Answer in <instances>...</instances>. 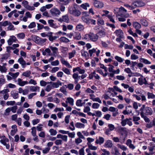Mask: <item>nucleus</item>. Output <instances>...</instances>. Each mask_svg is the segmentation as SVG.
Segmentation results:
<instances>
[{"mask_svg": "<svg viewBox=\"0 0 155 155\" xmlns=\"http://www.w3.org/2000/svg\"><path fill=\"white\" fill-rule=\"evenodd\" d=\"M52 86L51 84L48 85L46 86L45 89V91L48 92H49L51 90L52 88Z\"/></svg>", "mask_w": 155, "mask_h": 155, "instance_id": "obj_44", "label": "nucleus"}, {"mask_svg": "<svg viewBox=\"0 0 155 155\" xmlns=\"http://www.w3.org/2000/svg\"><path fill=\"white\" fill-rule=\"evenodd\" d=\"M8 25H9L8 27V30H14V25L12 24V23L11 22H9Z\"/></svg>", "mask_w": 155, "mask_h": 155, "instance_id": "obj_63", "label": "nucleus"}, {"mask_svg": "<svg viewBox=\"0 0 155 155\" xmlns=\"http://www.w3.org/2000/svg\"><path fill=\"white\" fill-rule=\"evenodd\" d=\"M10 108L11 111L13 113H15L16 112V110L17 109L18 107L17 106H15L10 107Z\"/></svg>", "mask_w": 155, "mask_h": 155, "instance_id": "obj_57", "label": "nucleus"}, {"mask_svg": "<svg viewBox=\"0 0 155 155\" xmlns=\"http://www.w3.org/2000/svg\"><path fill=\"white\" fill-rule=\"evenodd\" d=\"M54 20L52 19L48 20V23L50 26L51 27L54 28L55 25L53 23Z\"/></svg>", "mask_w": 155, "mask_h": 155, "instance_id": "obj_40", "label": "nucleus"}, {"mask_svg": "<svg viewBox=\"0 0 155 155\" xmlns=\"http://www.w3.org/2000/svg\"><path fill=\"white\" fill-rule=\"evenodd\" d=\"M81 55L84 57L85 58H87L89 57L88 53L85 51H83V52L81 53Z\"/></svg>", "mask_w": 155, "mask_h": 155, "instance_id": "obj_54", "label": "nucleus"}, {"mask_svg": "<svg viewBox=\"0 0 155 155\" xmlns=\"http://www.w3.org/2000/svg\"><path fill=\"white\" fill-rule=\"evenodd\" d=\"M51 64L52 66H56L59 64V62L58 60H56L55 61L51 62Z\"/></svg>", "mask_w": 155, "mask_h": 155, "instance_id": "obj_48", "label": "nucleus"}, {"mask_svg": "<svg viewBox=\"0 0 155 155\" xmlns=\"http://www.w3.org/2000/svg\"><path fill=\"white\" fill-rule=\"evenodd\" d=\"M18 83V84L21 86H23L25 84H28V82L26 81H22V79L20 78H18L17 80Z\"/></svg>", "mask_w": 155, "mask_h": 155, "instance_id": "obj_14", "label": "nucleus"}, {"mask_svg": "<svg viewBox=\"0 0 155 155\" xmlns=\"http://www.w3.org/2000/svg\"><path fill=\"white\" fill-rule=\"evenodd\" d=\"M31 74V72L30 71H26L23 72L22 75L26 77H28L30 76Z\"/></svg>", "mask_w": 155, "mask_h": 155, "instance_id": "obj_27", "label": "nucleus"}, {"mask_svg": "<svg viewBox=\"0 0 155 155\" xmlns=\"http://www.w3.org/2000/svg\"><path fill=\"white\" fill-rule=\"evenodd\" d=\"M89 149L93 150H95L97 149L96 147L93 146L91 143H87Z\"/></svg>", "mask_w": 155, "mask_h": 155, "instance_id": "obj_29", "label": "nucleus"}, {"mask_svg": "<svg viewBox=\"0 0 155 155\" xmlns=\"http://www.w3.org/2000/svg\"><path fill=\"white\" fill-rule=\"evenodd\" d=\"M129 120L127 118L124 120H122V121L121 122V124L122 126H125L127 124V120Z\"/></svg>", "mask_w": 155, "mask_h": 155, "instance_id": "obj_49", "label": "nucleus"}, {"mask_svg": "<svg viewBox=\"0 0 155 155\" xmlns=\"http://www.w3.org/2000/svg\"><path fill=\"white\" fill-rule=\"evenodd\" d=\"M22 119L21 118H18L15 121L18 124L19 126H21V124Z\"/></svg>", "mask_w": 155, "mask_h": 155, "instance_id": "obj_60", "label": "nucleus"}, {"mask_svg": "<svg viewBox=\"0 0 155 155\" xmlns=\"http://www.w3.org/2000/svg\"><path fill=\"white\" fill-rule=\"evenodd\" d=\"M133 5L135 6V8L137 7H141L145 5V2L142 1H134L133 3Z\"/></svg>", "mask_w": 155, "mask_h": 155, "instance_id": "obj_7", "label": "nucleus"}, {"mask_svg": "<svg viewBox=\"0 0 155 155\" xmlns=\"http://www.w3.org/2000/svg\"><path fill=\"white\" fill-rule=\"evenodd\" d=\"M5 83V79L2 75V78H0V88Z\"/></svg>", "mask_w": 155, "mask_h": 155, "instance_id": "obj_25", "label": "nucleus"}, {"mask_svg": "<svg viewBox=\"0 0 155 155\" xmlns=\"http://www.w3.org/2000/svg\"><path fill=\"white\" fill-rule=\"evenodd\" d=\"M131 113V110H127V107H126V110H124L123 112V113L124 115L128 114Z\"/></svg>", "mask_w": 155, "mask_h": 155, "instance_id": "obj_35", "label": "nucleus"}, {"mask_svg": "<svg viewBox=\"0 0 155 155\" xmlns=\"http://www.w3.org/2000/svg\"><path fill=\"white\" fill-rule=\"evenodd\" d=\"M36 26V24L35 22H32L30 23L28 26V27L29 28H32L35 27Z\"/></svg>", "mask_w": 155, "mask_h": 155, "instance_id": "obj_45", "label": "nucleus"}, {"mask_svg": "<svg viewBox=\"0 0 155 155\" xmlns=\"http://www.w3.org/2000/svg\"><path fill=\"white\" fill-rule=\"evenodd\" d=\"M140 115L142 118H143L145 122L149 123L150 121L149 119L145 115L143 114V112H140Z\"/></svg>", "mask_w": 155, "mask_h": 155, "instance_id": "obj_20", "label": "nucleus"}, {"mask_svg": "<svg viewBox=\"0 0 155 155\" xmlns=\"http://www.w3.org/2000/svg\"><path fill=\"white\" fill-rule=\"evenodd\" d=\"M50 147H46L42 150V152L44 153H47L49 152V151L50 150Z\"/></svg>", "mask_w": 155, "mask_h": 155, "instance_id": "obj_64", "label": "nucleus"}, {"mask_svg": "<svg viewBox=\"0 0 155 155\" xmlns=\"http://www.w3.org/2000/svg\"><path fill=\"white\" fill-rule=\"evenodd\" d=\"M28 84H32L35 85L37 84L36 81L33 79H31L28 82Z\"/></svg>", "mask_w": 155, "mask_h": 155, "instance_id": "obj_50", "label": "nucleus"}, {"mask_svg": "<svg viewBox=\"0 0 155 155\" xmlns=\"http://www.w3.org/2000/svg\"><path fill=\"white\" fill-rule=\"evenodd\" d=\"M15 103V101H8L6 102V104L8 106L13 105Z\"/></svg>", "mask_w": 155, "mask_h": 155, "instance_id": "obj_62", "label": "nucleus"}, {"mask_svg": "<svg viewBox=\"0 0 155 155\" xmlns=\"http://www.w3.org/2000/svg\"><path fill=\"white\" fill-rule=\"evenodd\" d=\"M115 58L118 62L120 63L122 62L124 60L123 59L117 56L115 57Z\"/></svg>", "mask_w": 155, "mask_h": 155, "instance_id": "obj_56", "label": "nucleus"}, {"mask_svg": "<svg viewBox=\"0 0 155 155\" xmlns=\"http://www.w3.org/2000/svg\"><path fill=\"white\" fill-rule=\"evenodd\" d=\"M104 139L103 137H99L98 139L96 138L95 143L97 144H99L100 145L103 143L104 141Z\"/></svg>", "mask_w": 155, "mask_h": 155, "instance_id": "obj_17", "label": "nucleus"}, {"mask_svg": "<svg viewBox=\"0 0 155 155\" xmlns=\"http://www.w3.org/2000/svg\"><path fill=\"white\" fill-rule=\"evenodd\" d=\"M116 35L120 38H123V33L122 30L120 29L117 30L114 32Z\"/></svg>", "mask_w": 155, "mask_h": 155, "instance_id": "obj_11", "label": "nucleus"}, {"mask_svg": "<svg viewBox=\"0 0 155 155\" xmlns=\"http://www.w3.org/2000/svg\"><path fill=\"white\" fill-rule=\"evenodd\" d=\"M82 19L83 21L87 24L89 25L90 24H95V21L91 19L89 16H83Z\"/></svg>", "mask_w": 155, "mask_h": 155, "instance_id": "obj_3", "label": "nucleus"}, {"mask_svg": "<svg viewBox=\"0 0 155 155\" xmlns=\"http://www.w3.org/2000/svg\"><path fill=\"white\" fill-rule=\"evenodd\" d=\"M102 151L103 152V153H102L101 155H106L107 154V155H110V152L109 151H107L106 150L103 149H101Z\"/></svg>", "mask_w": 155, "mask_h": 155, "instance_id": "obj_55", "label": "nucleus"}, {"mask_svg": "<svg viewBox=\"0 0 155 155\" xmlns=\"http://www.w3.org/2000/svg\"><path fill=\"white\" fill-rule=\"evenodd\" d=\"M134 27L137 29H139L141 28V25L137 22H134L133 23Z\"/></svg>", "mask_w": 155, "mask_h": 155, "instance_id": "obj_22", "label": "nucleus"}, {"mask_svg": "<svg viewBox=\"0 0 155 155\" xmlns=\"http://www.w3.org/2000/svg\"><path fill=\"white\" fill-rule=\"evenodd\" d=\"M141 112H143L144 115H151L153 114L151 108L148 107H145V105H143L140 109Z\"/></svg>", "mask_w": 155, "mask_h": 155, "instance_id": "obj_1", "label": "nucleus"}, {"mask_svg": "<svg viewBox=\"0 0 155 155\" xmlns=\"http://www.w3.org/2000/svg\"><path fill=\"white\" fill-rule=\"evenodd\" d=\"M104 146L105 147H111L113 146V144L111 141L110 140H108L106 141L104 145Z\"/></svg>", "mask_w": 155, "mask_h": 155, "instance_id": "obj_13", "label": "nucleus"}, {"mask_svg": "<svg viewBox=\"0 0 155 155\" xmlns=\"http://www.w3.org/2000/svg\"><path fill=\"white\" fill-rule=\"evenodd\" d=\"M94 5L95 7L97 8H101L104 5L102 2L98 0L94 2Z\"/></svg>", "mask_w": 155, "mask_h": 155, "instance_id": "obj_9", "label": "nucleus"}, {"mask_svg": "<svg viewBox=\"0 0 155 155\" xmlns=\"http://www.w3.org/2000/svg\"><path fill=\"white\" fill-rule=\"evenodd\" d=\"M9 91V90L7 89H4L2 91H0V97L2 96V94H4V93H8Z\"/></svg>", "mask_w": 155, "mask_h": 155, "instance_id": "obj_41", "label": "nucleus"}, {"mask_svg": "<svg viewBox=\"0 0 155 155\" xmlns=\"http://www.w3.org/2000/svg\"><path fill=\"white\" fill-rule=\"evenodd\" d=\"M40 85L42 86H45L47 84H49L50 83H51V82H45V81L43 80H41L40 81Z\"/></svg>", "mask_w": 155, "mask_h": 155, "instance_id": "obj_31", "label": "nucleus"}, {"mask_svg": "<svg viewBox=\"0 0 155 155\" xmlns=\"http://www.w3.org/2000/svg\"><path fill=\"white\" fill-rule=\"evenodd\" d=\"M32 38L33 41L36 43L40 45H43L44 43L47 41V39L46 38H42L36 35L32 37Z\"/></svg>", "mask_w": 155, "mask_h": 155, "instance_id": "obj_2", "label": "nucleus"}, {"mask_svg": "<svg viewBox=\"0 0 155 155\" xmlns=\"http://www.w3.org/2000/svg\"><path fill=\"white\" fill-rule=\"evenodd\" d=\"M31 130V134L33 137H35L36 135V128L35 127H32Z\"/></svg>", "mask_w": 155, "mask_h": 155, "instance_id": "obj_33", "label": "nucleus"}, {"mask_svg": "<svg viewBox=\"0 0 155 155\" xmlns=\"http://www.w3.org/2000/svg\"><path fill=\"white\" fill-rule=\"evenodd\" d=\"M90 99H92L94 101L98 102L100 103H102L101 100L98 97H97L96 98L91 97Z\"/></svg>", "mask_w": 155, "mask_h": 155, "instance_id": "obj_39", "label": "nucleus"}, {"mask_svg": "<svg viewBox=\"0 0 155 155\" xmlns=\"http://www.w3.org/2000/svg\"><path fill=\"white\" fill-rule=\"evenodd\" d=\"M11 96L14 99H18L19 97V94L18 92L15 91H11Z\"/></svg>", "mask_w": 155, "mask_h": 155, "instance_id": "obj_15", "label": "nucleus"}, {"mask_svg": "<svg viewBox=\"0 0 155 155\" xmlns=\"http://www.w3.org/2000/svg\"><path fill=\"white\" fill-rule=\"evenodd\" d=\"M60 68L58 67H55L53 68L51 71V72L52 73H54L58 71L59 70Z\"/></svg>", "mask_w": 155, "mask_h": 155, "instance_id": "obj_43", "label": "nucleus"}, {"mask_svg": "<svg viewBox=\"0 0 155 155\" xmlns=\"http://www.w3.org/2000/svg\"><path fill=\"white\" fill-rule=\"evenodd\" d=\"M148 98H155V95L152 93L148 92L147 93Z\"/></svg>", "mask_w": 155, "mask_h": 155, "instance_id": "obj_52", "label": "nucleus"}, {"mask_svg": "<svg viewBox=\"0 0 155 155\" xmlns=\"http://www.w3.org/2000/svg\"><path fill=\"white\" fill-rule=\"evenodd\" d=\"M8 74L12 77V78L13 79H15L18 76L19 74V72H17L15 73H13L11 72H9Z\"/></svg>", "mask_w": 155, "mask_h": 155, "instance_id": "obj_18", "label": "nucleus"}, {"mask_svg": "<svg viewBox=\"0 0 155 155\" xmlns=\"http://www.w3.org/2000/svg\"><path fill=\"white\" fill-rule=\"evenodd\" d=\"M140 21L141 23L143 25L145 26H147L148 25V22L146 20L143 19H141Z\"/></svg>", "mask_w": 155, "mask_h": 155, "instance_id": "obj_38", "label": "nucleus"}, {"mask_svg": "<svg viewBox=\"0 0 155 155\" xmlns=\"http://www.w3.org/2000/svg\"><path fill=\"white\" fill-rule=\"evenodd\" d=\"M90 39L93 41H97L98 38V36L97 34H95L93 33H90Z\"/></svg>", "mask_w": 155, "mask_h": 155, "instance_id": "obj_10", "label": "nucleus"}, {"mask_svg": "<svg viewBox=\"0 0 155 155\" xmlns=\"http://www.w3.org/2000/svg\"><path fill=\"white\" fill-rule=\"evenodd\" d=\"M76 53V51L75 50H73L72 52L68 53L69 58L70 59L72 58L73 57Z\"/></svg>", "mask_w": 155, "mask_h": 155, "instance_id": "obj_37", "label": "nucleus"}, {"mask_svg": "<svg viewBox=\"0 0 155 155\" xmlns=\"http://www.w3.org/2000/svg\"><path fill=\"white\" fill-rule=\"evenodd\" d=\"M18 62L21 65L22 68H25V67L26 63L23 58L21 57L19 58L18 60Z\"/></svg>", "mask_w": 155, "mask_h": 155, "instance_id": "obj_8", "label": "nucleus"}, {"mask_svg": "<svg viewBox=\"0 0 155 155\" xmlns=\"http://www.w3.org/2000/svg\"><path fill=\"white\" fill-rule=\"evenodd\" d=\"M49 48L51 49L52 51L53 54L55 55L57 53L58 51V48L56 47H53L52 46H50L49 47Z\"/></svg>", "mask_w": 155, "mask_h": 155, "instance_id": "obj_21", "label": "nucleus"}, {"mask_svg": "<svg viewBox=\"0 0 155 155\" xmlns=\"http://www.w3.org/2000/svg\"><path fill=\"white\" fill-rule=\"evenodd\" d=\"M89 5L88 3H85L81 5V7L85 9H87V7H89Z\"/></svg>", "mask_w": 155, "mask_h": 155, "instance_id": "obj_58", "label": "nucleus"}, {"mask_svg": "<svg viewBox=\"0 0 155 155\" xmlns=\"http://www.w3.org/2000/svg\"><path fill=\"white\" fill-rule=\"evenodd\" d=\"M2 139L0 140V142L3 144H5V143L9 141V139L5 137V136H2L1 137Z\"/></svg>", "mask_w": 155, "mask_h": 155, "instance_id": "obj_16", "label": "nucleus"}, {"mask_svg": "<svg viewBox=\"0 0 155 155\" xmlns=\"http://www.w3.org/2000/svg\"><path fill=\"white\" fill-rule=\"evenodd\" d=\"M62 140L60 139H58L56 140L55 143L56 145H59L62 144Z\"/></svg>", "mask_w": 155, "mask_h": 155, "instance_id": "obj_61", "label": "nucleus"}, {"mask_svg": "<svg viewBox=\"0 0 155 155\" xmlns=\"http://www.w3.org/2000/svg\"><path fill=\"white\" fill-rule=\"evenodd\" d=\"M96 51V49L94 48L91 50H90L88 51L89 53V54L90 57H92V54L93 53H95Z\"/></svg>", "mask_w": 155, "mask_h": 155, "instance_id": "obj_59", "label": "nucleus"}, {"mask_svg": "<svg viewBox=\"0 0 155 155\" xmlns=\"http://www.w3.org/2000/svg\"><path fill=\"white\" fill-rule=\"evenodd\" d=\"M134 5H133V3H132V5L131 6L129 5H128L127 4H126L124 5V6L125 7L129 8V9H130V10H132V9H133L134 8H135V6H133Z\"/></svg>", "mask_w": 155, "mask_h": 155, "instance_id": "obj_46", "label": "nucleus"}, {"mask_svg": "<svg viewBox=\"0 0 155 155\" xmlns=\"http://www.w3.org/2000/svg\"><path fill=\"white\" fill-rule=\"evenodd\" d=\"M51 15L53 16H58L60 14V11L57 8H53L50 10Z\"/></svg>", "mask_w": 155, "mask_h": 155, "instance_id": "obj_6", "label": "nucleus"}, {"mask_svg": "<svg viewBox=\"0 0 155 155\" xmlns=\"http://www.w3.org/2000/svg\"><path fill=\"white\" fill-rule=\"evenodd\" d=\"M69 12L70 14L76 16H78L81 14V12L79 10H77L74 7L70 9Z\"/></svg>", "mask_w": 155, "mask_h": 155, "instance_id": "obj_5", "label": "nucleus"}, {"mask_svg": "<svg viewBox=\"0 0 155 155\" xmlns=\"http://www.w3.org/2000/svg\"><path fill=\"white\" fill-rule=\"evenodd\" d=\"M22 4L25 8L28 10L32 11L35 9L34 6H30L28 5V2L27 1L23 0L22 2Z\"/></svg>", "mask_w": 155, "mask_h": 155, "instance_id": "obj_4", "label": "nucleus"}, {"mask_svg": "<svg viewBox=\"0 0 155 155\" xmlns=\"http://www.w3.org/2000/svg\"><path fill=\"white\" fill-rule=\"evenodd\" d=\"M97 34L98 35V37L101 38L105 36V33L104 31L101 30L97 33Z\"/></svg>", "mask_w": 155, "mask_h": 155, "instance_id": "obj_19", "label": "nucleus"}, {"mask_svg": "<svg viewBox=\"0 0 155 155\" xmlns=\"http://www.w3.org/2000/svg\"><path fill=\"white\" fill-rule=\"evenodd\" d=\"M74 38L77 40H80L81 38V36L80 33H75V35L74 36Z\"/></svg>", "mask_w": 155, "mask_h": 155, "instance_id": "obj_28", "label": "nucleus"}, {"mask_svg": "<svg viewBox=\"0 0 155 155\" xmlns=\"http://www.w3.org/2000/svg\"><path fill=\"white\" fill-rule=\"evenodd\" d=\"M50 82H51V84L52 87L54 88H58L59 87V86L62 85L61 82L59 80L55 82H53L51 81Z\"/></svg>", "mask_w": 155, "mask_h": 155, "instance_id": "obj_12", "label": "nucleus"}, {"mask_svg": "<svg viewBox=\"0 0 155 155\" xmlns=\"http://www.w3.org/2000/svg\"><path fill=\"white\" fill-rule=\"evenodd\" d=\"M18 39H23L25 37V34L23 33H19L16 35Z\"/></svg>", "mask_w": 155, "mask_h": 155, "instance_id": "obj_30", "label": "nucleus"}, {"mask_svg": "<svg viewBox=\"0 0 155 155\" xmlns=\"http://www.w3.org/2000/svg\"><path fill=\"white\" fill-rule=\"evenodd\" d=\"M60 40L61 42L66 43L68 42V39L65 37H61L60 38Z\"/></svg>", "mask_w": 155, "mask_h": 155, "instance_id": "obj_47", "label": "nucleus"}, {"mask_svg": "<svg viewBox=\"0 0 155 155\" xmlns=\"http://www.w3.org/2000/svg\"><path fill=\"white\" fill-rule=\"evenodd\" d=\"M50 133V135L52 136H55L57 134V131L56 130H54L53 129H51L49 131Z\"/></svg>", "mask_w": 155, "mask_h": 155, "instance_id": "obj_26", "label": "nucleus"}, {"mask_svg": "<svg viewBox=\"0 0 155 155\" xmlns=\"http://www.w3.org/2000/svg\"><path fill=\"white\" fill-rule=\"evenodd\" d=\"M9 21H4L0 22V26H6L9 24Z\"/></svg>", "mask_w": 155, "mask_h": 155, "instance_id": "obj_32", "label": "nucleus"}, {"mask_svg": "<svg viewBox=\"0 0 155 155\" xmlns=\"http://www.w3.org/2000/svg\"><path fill=\"white\" fill-rule=\"evenodd\" d=\"M11 111V110L10 107H8L5 110V112L4 113V115L6 116L9 115Z\"/></svg>", "mask_w": 155, "mask_h": 155, "instance_id": "obj_53", "label": "nucleus"}, {"mask_svg": "<svg viewBox=\"0 0 155 155\" xmlns=\"http://www.w3.org/2000/svg\"><path fill=\"white\" fill-rule=\"evenodd\" d=\"M40 87L38 86H31L30 87V90L34 92L36 91H39Z\"/></svg>", "mask_w": 155, "mask_h": 155, "instance_id": "obj_23", "label": "nucleus"}, {"mask_svg": "<svg viewBox=\"0 0 155 155\" xmlns=\"http://www.w3.org/2000/svg\"><path fill=\"white\" fill-rule=\"evenodd\" d=\"M76 127L78 128H82L84 127V125L80 123H77L75 125Z\"/></svg>", "mask_w": 155, "mask_h": 155, "instance_id": "obj_34", "label": "nucleus"}, {"mask_svg": "<svg viewBox=\"0 0 155 155\" xmlns=\"http://www.w3.org/2000/svg\"><path fill=\"white\" fill-rule=\"evenodd\" d=\"M9 57V55L8 54L6 53L2 55V57L1 58V62L3 61L4 60H6Z\"/></svg>", "mask_w": 155, "mask_h": 155, "instance_id": "obj_24", "label": "nucleus"}, {"mask_svg": "<svg viewBox=\"0 0 155 155\" xmlns=\"http://www.w3.org/2000/svg\"><path fill=\"white\" fill-rule=\"evenodd\" d=\"M7 69L4 66L0 65V71L2 73H5L6 72Z\"/></svg>", "mask_w": 155, "mask_h": 155, "instance_id": "obj_36", "label": "nucleus"}, {"mask_svg": "<svg viewBox=\"0 0 155 155\" xmlns=\"http://www.w3.org/2000/svg\"><path fill=\"white\" fill-rule=\"evenodd\" d=\"M43 125L41 124H39L37 127L36 128L37 130L38 131H40L42 130Z\"/></svg>", "mask_w": 155, "mask_h": 155, "instance_id": "obj_51", "label": "nucleus"}, {"mask_svg": "<svg viewBox=\"0 0 155 155\" xmlns=\"http://www.w3.org/2000/svg\"><path fill=\"white\" fill-rule=\"evenodd\" d=\"M77 30L81 31L82 30L84 29V26L81 24L78 25L76 27Z\"/></svg>", "mask_w": 155, "mask_h": 155, "instance_id": "obj_42", "label": "nucleus"}]
</instances>
